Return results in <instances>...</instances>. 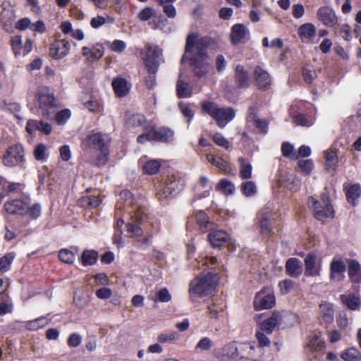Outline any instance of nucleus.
<instances>
[{
	"instance_id": "16",
	"label": "nucleus",
	"mask_w": 361,
	"mask_h": 361,
	"mask_svg": "<svg viewBox=\"0 0 361 361\" xmlns=\"http://www.w3.org/2000/svg\"><path fill=\"white\" fill-rule=\"evenodd\" d=\"M247 121L252 123L257 129V132L266 134L268 131V122L265 119H260L257 117V109L253 106L248 110Z\"/></svg>"
},
{
	"instance_id": "38",
	"label": "nucleus",
	"mask_w": 361,
	"mask_h": 361,
	"mask_svg": "<svg viewBox=\"0 0 361 361\" xmlns=\"http://www.w3.org/2000/svg\"><path fill=\"white\" fill-rule=\"evenodd\" d=\"M338 165V157L335 152H326V169L329 172H334Z\"/></svg>"
},
{
	"instance_id": "5",
	"label": "nucleus",
	"mask_w": 361,
	"mask_h": 361,
	"mask_svg": "<svg viewBox=\"0 0 361 361\" xmlns=\"http://www.w3.org/2000/svg\"><path fill=\"white\" fill-rule=\"evenodd\" d=\"M218 283L216 274L208 273L192 280L190 283L189 293L194 300L196 297L204 296L214 291Z\"/></svg>"
},
{
	"instance_id": "11",
	"label": "nucleus",
	"mask_w": 361,
	"mask_h": 361,
	"mask_svg": "<svg viewBox=\"0 0 361 361\" xmlns=\"http://www.w3.org/2000/svg\"><path fill=\"white\" fill-rule=\"evenodd\" d=\"M24 160V149L20 144L9 146L2 157V162L7 167L19 166Z\"/></svg>"
},
{
	"instance_id": "46",
	"label": "nucleus",
	"mask_w": 361,
	"mask_h": 361,
	"mask_svg": "<svg viewBox=\"0 0 361 361\" xmlns=\"http://www.w3.org/2000/svg\"><path fill=\"white\" fill-rule=\"evenodd\" d=\"M313 166V161L311 159H302L298 162L296 170L307 175L312 171Z\"/></svg>"
},
{
	"instance_id": "23",
	"label": "nucleus",
	"mask_w": 361,
	"mask_h": 361,
	"mask_svg": "<svg viewBox=\"0 0 361 361\" xmlns=\"http://www.w3.org/2000/svg\"><path fill=\"white\" fill-rule=\"evenodd\" d=\"M153 140L161 142H169L174 138V132L169 128L163 127L152 130Z\"/></svg>"
},
{
	"instance_id": "55",
	"label": "nucleus",
	"mask_w": 361,
	"mask_h": 361,
	"mask_svg": "<svg viewBox=\"0 0 361 361\" xmlns=\"http://www.w3.org/2000/svg\"><path fill=\"white\" fill-rule=\"evenodd\" d=\"M302 73L304 80L308 84H311L317 77L316 71L310 66L304 67Z\"/></svg>"
},
{
	"instance_id": "42",
	"label": "nucleus",
	"mask_w": 361,
	"mask_h": 361,
	"mask_svg": "<svg viewBox=\"0 0 361 361\" xmlns=\"http://www.w3.org/2000/svg\"><path fill=\"white\" fill-rule=\"evenodd\" d=\"M324 340L317 335L312 337L307 344V348L313 352L321 351L324 348Z\"/></svg>"
},
{
	"instance_id": "59",
	"label": "nucleus",
	"mask_w": 361,
	"mask_h": 361,
	"mask_svg": "<svg viewBox=\"0 0 361 361\" xmlns=\"http://www.w3.org/2000/svg\"><path fill=\"white\" fill-rule=\"evenodd\" d=\"M43 121H37V120H29L27 122L26 125V130L30 133L32 134L37 130H39L41 132L42 130V126Z\"/></svg>"
},
{
	"instance_id": "33",
	"label": "nucleus",
	"mask_w": 361,
	"mask_h": 361,
	"mask_svg": "<svg viewBox=\"0 0 361 361\" xmlns=\"http://www.w3.org/2000/svg\"><path fill=\"white\" fill-rule=\"evenodd\" d=\"M225 307L226 305L222 300L213 299L212 302L208 306L209 317L217 319L219 313L223 312Z\"/></svg>"
},
{
	"instance_id": "17",
	"label": "nucleus",
	"mask_w": 361,
	"mask_h": 361,
	"mask_svg": "<svg viewBox=\"0 0 361 361\" xmlns=\"http://www.w3.org/2000/svg\"><path fill=\"white\" fill-rule=\"evenodd\" d=\"M71 44L66 39L57 40L51 44L49 54L55 59H61L66 56L70 50Z\"/></svg>"
},
{
	"instance_id": "37",
	"label": "nucleus",
	"mask_w": 361,
	"mask_h": 361,
	"mask_svg": "<svg viewBox=\"0 0 361 361\" xmlns=\"http://www.w3.org/2000/svg\"><path fill=\"white\" fill-rule=\"evenodd\" d=\"M177 95L179 98H187L192 95V89L189 83L179 78L176 83Z\"/></svg>"
},
{
	"instance_id": "35",
	"label": "nucleus",
	"mask_w": 361,
	"mask_h": 361,
	"mask_svg": "<svg viewBox=\"0 0 361 361\" xmlns=\"http://www.w3.org/2000/svg\"><path fill=\"white\" fill-rule=\"evenodd\" d=\"M207 159L209 162L226 173H229L231 170L229 164L221 157L208 154H207Z\"/></svg>"
},
{
	"instance_id": "25",
	"label": "nucleus",
	"mask_w": 361,
	"mask_h": 361,
	"mask_svg": "<svg viewBox=\"0 0 361 361\" xmlns=\"http://www.w3.org/2000/svg\"><path fill=\"white\" fill-rule=\"evenodd\" d=\"M256 84L259 89H267L271 85V78L267 71L257 66L255 69Z\"/></svg>"
},
{
	"instance_id": "53",
	"label": "nucleus",
	"mask_w": 361,
	"mask_h": 361,
	"mask_svg": "<svg viewBox=\"0 0 361 361\" xmlns=\"http://www.w3.org/2000/svg\"><path fill=\"white\" fill-rule=\"evenodd\" d=\"M47 148L44 144H39L36 146L34 150L35 158L41 161H44L47 158Z\"/></svg>"
},
{
	"instance_id": "51",
	"label": "nucleus",
	"mask_w": 361,
	"mask_h": 361,
	"mask_svg": "<svg viewBox=\"0 0 361 361\" xmlns=\"http://www.w3.org/2000/svg\"><path fill=\"white\" fill-rule=\"evenodd\" d=\"M59 257L61 261L66 264H73L75 261V254L68 249L61 250Z\"/></svg>"
},
{
	"instance_id": "29",
	"label": "nucleus",
	"mask_w": 361,
	"mask_h": 361,
	"mask_svg": "<svg viewBox=\"0 0 361 361\" xmlns=\"http://www.w3.org/2000/svg\"><path fill=\"white\" fill-rule=\"evenodd\" d=\"M320 314L325 323L330 324L334 321V304L329 302H323L319 305Z\"/></svg>"
},
{
	"instance_id": "61",
	"label": "nucleus",
	"mask_w": 361,
	"mask_h": 361,
	"mask_svg": "<svg viewBox=\"0 0 361 361\" xmlns=\"http://www.w3.org/2000/svg\"><path fill=\"white\" fill-rule=\"evenodd\" d=\"M293 122L298 126L307 127L311 126L313 124V121L312 120H309L305 115L302 114L295 115L293 118Z\"/></svg>"
},
{
	"instance_id": "4",
	"label": "nucleus",
	"mask_w": 361,
	"mask_h": 361,
	"mask_svg": "<svg viewBox=\"0 0 361 361\" xmlns=\"http://www.w3.org/2000/svg\"><path fill=\"white\" fill-rule=\"evenodd\" d=\"M34 104L35 107L38 108L39 113L47 118H49L54 114L56 107L54 94L47 86H39L37 87L35 95Z\"/></svg>"
},
{
	"instance_id": "30",
	"label": "nucleus",
	"mask_w": 361,
	"mask_h": 361,
	"mask_svg": "<svg viewBox=\"0 0 361 361\" xmlns=\"http://www.w3.org/2000/svg\"><path fill=\"white\" fill-rule=\"evenodd\" d=\"M235 78L238 85L240 87H247L250 84V79L247 72L241 65L235 67Z\"/></svg>"
},
{
	"instance_id": "8",
	"label": "nucleus",
	"mask_w": 361,
	"mask_h": 361,
	"mask_svg": "<svg viewBox=\"0 0 361 361\" xmlns=\"http://www.w3.org/2000/svg\"><path fill=\"white\" fill-rule=\"evenodd\" d=\"M183 188V181L176 175L171 174L163 177L157 185V196L160 201L167 200Z\"/></svg>"
},
{
	"instance_id": "7",
	"label": "nucleus",
	"mask_w": 361,
	"mask_h": 361,
	"mask_svg": "<svg viewBox=\"0 0 361 361\" xmlns=\"http://www.w3.org/2000/svg\"><path fill=\"white\" fill-rule=\"evenodd\" d=\"M109 136L100 133H94L89 135L86 139L84 140V145L91 149H98L100 152L96 164L104 165L106 163L109 154Z\"/></svg>"
},
{
	"instance_id": "26",
	"label": "nucleus",
	"mask_w": 361,
	"mask_h": 361,
	"mask_svg": "<svg viewBox=\"0 0 361 361\" xmlns=\"http://www.w3.org/2000/svg\"><path fill=\"white\" fill-rule=\"evenodd\" d=\"M208 239L214 247H220L227 243L230 236L224 231H214L208 235Z\"/></svg>"
},
{
	"instance_id": "36",
	"label": "nucleus",
	"mask_w": 361,
	"mask_h": 361,
	"mask_svg": "<svg viewBox=\"0 0 361 361\" xmlns=\"http://www.w3.org/2000/svg\"><path fill=\"white\" fill-rule=\"evenodd\" d=\"M238 162L240 164V177L242 179L250 178L252 170L251 164L243 157H239Z\"/></svg>"
},
{
	"instance_id": "28",
	"label": "nucleus",
	"mask_w": 361,
	"mask_h": 361,
	"mask_svg": "<svg viewBox=\"0 0 361 361\" xmlns=\"http://www.w3.org/2000/svg\"><path fill=\"white\" fill-rule=\"evenodd\" d=\"M112 87L116 94L119 97L126 96L130 89V85L128 83L127 80L122 78L114 79Z\"/></svg>"
},
{
	"instance_id": "31",
	"label": "nucleus",
	"mask_w": 361,
	"mask_h": 361,
	"mask_svg": "<svg viewBox=\"0 0 361 361\" xmlns=\"http://www.w3.org/2000/svg\"><path fill=\"white\" fill-rule=\"evenodd\" d=\"M340 299L351 310H358L361 305L360 298L353 294L341 295Z\"/></svg>"
},
{
	"instance_id": "52",
	"label": "nucleus",
	"mask_w": 361,
	"mask_h": 361,
	"mask_svg": "<svg viewBox=\"0 0 361 361\" xmlns=\"http://www.w3.org/2000/svg\"><path fill=\"white\" fill-rule=\"evenodd\" d=\"M104 54V48L102 44H97L92 47V53L91 56H88V61L94 62L103 56Z\"/></svg>"
},
{
	"instance_id": "27",
	"label": "nucleus",
	"mask_w": 361,
	"mask_h": 361,
	"mask_svg": "<svg viewBox=\"0 0 361 361\" xmlns=\"http://www.w3.org/2000/svg\"><path fill=\"white\" fill-rule=\"evenodd\" d=\"M286 271L291 277L298 278L302 272V263L298 258H289L286 263Z\"/></svg>"
},
{
	"instance_id": "24",
	"label": "nucleus",
	"mask_w": 361,
	"mask_h": 361,
	"mask_svg": "<svg viewBox=\"0 0 361 361\" xmlns=\"http://www.w3.org/2000/svg\"><path fill=\"white\" fill-rule=\"evenodd\" d=\"M348 274L353 283H361V265L355 259H348Z\"/></svg>"
},
{
	"instance_id": "47",
	"label": "nucleus",
	"mask_w": 361,
	"mask_h": 361,
	"mask_svg": "<svg viewBox=\"0 0 361 361\" xmlns=\"http://www.w3.org/2000/svg\"><path fill=\"white\" fill-rule=\"evenodd\" d=\"M341 357L344 361H357L360 358V353L355 348H349L342 353Z\"/></svg>"
},
{
	"instance_id": "15",
	"label": "nucleus",
	"mask_w": 361,
	"mask_h": 361,
	"mask_svg": "<svg viewBox=\"0 0 361 361\" xmlns=\"http://www.w3.org/2000/svg\"><path fill=\"white\" fill-rule=\"evenodd\" d=\"M230 38L233 45L245 42L250 39L249 29L243 24H235L231 28Z\"/></svg>"
},
{
	"instance_id": "56",
	"label": "nucleus",
	"mask_w": 361,
	"mask_h": 361,
	"mask_svg": "<svg viewBox=\"0 0 361 361\" xmlns=\"http://www.w3.org/2000/svg\"><path fill=\"white\" fill-rule=\"evenodd\" d=\"M217 187L222 190L226 195H231L235 190L233 184L227 179L221 180Z\"/></svg>"
},
{
	"instance_id": "54",
	"label": "nucleus",
	"mask_w": 361,
	"mask_h": 361,
	"mask_svg": "<svg viewBox=\"0 0 361 361\" xmlns=\"http://www.w3.org/2000/svg\"><path fill=\"white\" fill-rule=\"evenodd\" d=\"M71 111L68 109L57 112L55 115V120L58 125H63L70 118Z\"/></svg>"
},
{
	"instance_id": "19",
	"label": "nucleus",
	"mask_w": 361,
	"mask_h": 361,
	"mask_svg": "<svg viewBox=\"0 0 361 361\" xmlns=\"http://www.w3.org/2000/svg\"><path fill=\"white\" fill-rule=\"evenodd\" d=\"M317 16L327 27H333L337 23V17L333 9L329 6L320 7L317 10Z\"/></svg>"
},
{
	"instance_id": "32",
	"label": "nucleus",
	"mask_w": 361,
	"mask_h": 361,
	"mask_svg": "<svg viewBox=\"0 0 361 361\" xmlns=\"http://www.w3.org/2000/svg\"><path fill=\"white\" fill-rule=\"evenodd\" d=\"M195 218L197 224L202 232H207L212 228V223L209 221V218L205 212L200 211L197 213Z\"/></svg>"
},
{
	"instance_id": "62",
	"label": "nucleus",
	"mask_w": 361,
	"mask_h": 361,
	"mask_svg": "<svg viewBox=\"0 0 361 361\" xmlns=\"http://www.w3.org/2000/svg\"><path fill=\"white\" fill-rule=\"evenodd\" d=\"M154 14V10L151 7H146L140 11L137 18L140 21L145 22L151 19Z\"/></svg>"
},
{
	"instance_id": "40",
	"label": "nucleus",
	"mask_w": 361,
	"mask_h": 361,
	"mask_svg": "<svg viewBox=\"0 0 361 361\" xmlns=\"http://www.w3.org/2000/svg\"><path fill=\"white\" fill-rule=\"evenodd\" d=\"M101 203V200L99 197L94 195H89L82 197L79 200L80 206L87 208H95L97 207Z\"/></svg>"
},
{
	"instance_id": "6",
	"label": "nucleus",
	"mask_w": 361,
	"mask_h": 361,
	"mask_svg": "<svg viewBox=\"0 0 361 361\" xmlns=\"http://www.w3.org/2000/svg\"><path fill=\"white\" fill-rule=\"evenodd\" d=\"M202 109L207 113L216 122L218 126L224 128L235 116V111L231 107H220L216 103L206 102L202 103Z\"/></svg>"
},
{
	"instance_id": "18",
	"label": "nucleus",
	"mask_w": 361,
	"mask_h": 361,
	"mask_svg": "<svg viewBox=\"0 0 361 361\" xmlns=\"http://www.w3.org/2000/svg\"><path fill=\"white\" fill-rule=\"evenodd\" d=\"M305 275L306 276H316L320 274L321 264L317 262L315 254L310 252L307 255L304 259Z\"/></svg>"
},
{
	"instance_id": "14",
	"label": "nucleus",
	"mask_w": 361,
	"mask_h": 361,
	"mask_svg": "<svg viewBox=\"0 0 361 361\" xmlns=\"http://www.w3.org/2000/svg\"><path fill=\"white\" fill-rule=\"evenodd\" d=\"M12 50L16 56H26L32 49V42L27 38L23 43L20 35H15L11 39Z\"/></svg>"
},
{
	"instance_id": "39",
	"label": "nucleus",
	"mask_w": 361,
	"mask_h": 361,
	"mask_svg": "<svg viewBox=\"0 0 361 361\" xmlns=\"http://www.w3.org/2000/svg\"><path fill=\"white\" fill-rule=\"evenodd\" d=\"M180 338L176 331L163 332L158 335L157 341L161 343H174Z\"/></svg>"
},
{
	"instance_id": "13",
	"label": "nucleus",
	"mask_w": 361,
	"mask_h": 361,
	"mask_svg": "<svg viewBox=\"0 0 361 361\" xmlns=\"http://www.w3.org/2000/svg\"><path fill=\"white\" fill-rule=\"evenodd\" d=\"M275 303V296L269 289L261 290L256 294L253 302L256 310L270 309Z\"/></svg>"
},
{
	"instance_id": "58",
	"label": "nucleus",
	"mask_w": 361,
	"mask_h": 361,
	"mask_svg": "<svg viewBox=\"0 0 361 361\" xmlns=\"http://www.w3.org/2000/svg\"><path fill=\"white\" fill-rule=\"evenodd\" d=\"M243 193L246 196H252L257 192V187L254 182L247 181L241 185Z\"/></svg>"
},
{
	"instance_id": "21",
	"label": "nucleus",
	"mask_w": 361,
	"mask_h": 361,
	"mask_svg": "<svg viewBox=\"0 0 361 361\" xmlns=\"http://www.w3.org/2000/svg\"><path fill=\"white\" fill-rule=\"evenodd\" d=\"M283 318L281 312H274L270 317L261 323L260 329L267 334H271L276 326L281 324Z\"/></svg>"
},
{
	"instance_id": "20",
	"label": "nucleus",
	"mask_w": 361,
	"mask_h": 361,
	"mask_svg": "<svg viewBox=\"0 0 361 361\" xmlns=\"http://www.w3.org/2000/svg\"><path fill=\"white\" fill-rule=\"evenodd\" d=\"M346 267L345 262L340 258L334 257L330 265V278L331 280L341 281L345 276Z\"/></svg>"
},
{
	"instance_id": "60",
	"label": "nucleus",
	"mask_w": 361,
	"mask_h": 361,
	"mask_svg": "<svg viewBox=\"0 0 361 361\" xmlns=\"http://www.w3.org/2000/svg\"><path fill=\"white\" fill-rule=\"evenodd\" d=\"M212 140L217 145L225 149H228L230 147L229 141L220 133H214L212 135Z\"/></svg>"
},
{
	"instance_id": "50",
	"label": "nucleus",
	"mask_w": 361,
	"mask_h": 361,
	"mask_svg": "<svg viewBox=\"0 0 361 361\" xmlns=\"http://www.w3.org/2000/svg\"><path fill=\"white\" fill-rule=\"evenodd\" d=\"M14 257L13 253H8L0 258V271L5 272L9 270Z\"/></svg>"
},
{
	"instance_id": "9",
	"label": "nucleus",
	"mask_w": 361,
	"mask_h": 361,
	"mask_svg": "<svg viewBox=\"0 0 361 361\" xmlns=\"http://www.w3.org/2000/svg\"><path fill=\"white\" fill-rule=\"evenodd\" d=\"M307 204L310 207L314 209V217L319 221H323L328 218L334 216V209L330 202L329 196L326 194L321 195L319 201L313 197H310Z\"/></svg>"
},
{
	"instance_id": "49",
	"label": "nucleus",
	"mask_w": 361,
	"mask_h": 361,
	"mask_svg": "<svg viewBox=\"0 0 361 361\" xmlns=\"http://www.w3.org/2000/svg\"><path fill=\"white\" fill-rule=\"evenodd\" d=\"M361 194V188L357 184L351 185L346 192V197L349 202H353Z\"/></svg>"
},
{
	"instance_id": "3",
	"label": "nucleus",
	"mask_w": 361,
	"mask_h": 361,
	"mask_svg": "<svg viewBox=\"0 0 361 361\" xmlns=\"http://www.w3.org/2000/svg\"><path fill=\"white\" fill-rule=\"evenodd\" d=\"M140 54L148 73L145 79V84L149 89H153L157 85L156 73L162 60V49L157 44L147 43Z\"/></svg>"
},
{
	"instance_id": "44",
	"label": "nucleus",
	"mask_w": 361,
	"mask_h": 361,
	"mask_svg": "<svg viewBox=\"0 0 361 361\" xmlns=\"http://www.w3.org/2000/svg\"><path fill=\"white\" fill-rule=\"evenodd\" d=\"M281 152L283 157L291 160L298 159L297 151L295 150L293 145L288 142H285L282 144Z\"/></svg>"
},
{
	"instance_id": "43",
	"label": "nucleus",
	"mask_w": 361,
	"mask_h": 361,
	"mask_svg": "<svg viewBox=\"0 0 361 361\" xmlns=\"http://www.w3.org/2000/svg\"><path fill=\"white\" fill-rule=\"evenodd\" d=\"M97 259V252L94 250H85L81 255V262L84 266L92 265Z\"/></svg>"
},
{
	"instance_id": "22",
	"label": "nucleus",
	"mask_w": 361,
	"mask_h": 361,
	"mask_svg": "<svg viewBox=\"0 0 361 361\" xmlns=\"http://www.w3.org/2000/svg\"><path fill=\"white\" fill-rule=\"evenodd\" d=\"M298 35L304 43H314L313 39L316 36V27L310 23L301 25L298 30Z\"/></svg>"
},
{
	"instance_id": "2",
	"label": "nucleus",
	"mask_w": 361,
	"mask_h": 361,
	"mask_svg": "<svg viewBox=\"0 0 361 361\" xmlns=\"http://www.w3.org/2000/svg\"><path fill=\"white\" fill-rule=\"evenodd\" d=\"M135 201L130 191L122 190L120 192V200L116 204V209H121L122 204L131 208L129 211L130 220L126 224L127 231L131 236H140L143 231L140 225L145 217V209L135 204Z\"/></svg>"
},
{
	"instance_id": "64",
	"label": "nucleus",
	"mask_w": 361,
	"mask_h": 361,
	"mask_svg": "<svg viewBox=\"0 0 361 361\" xmlns=\"http://www.w3.org/2000/svg\"><path fill=\"white\" fill-rule=\"evenodd\" d=\"M279 286L283 294H287L294 287V282L290 279H285L279 282Z\"/></svg>"
},
{
	"instance_id": "1",
	"label": "nucleus",
	"mask_w": 361,
	"mask_h": 361,
	"mask_svg": "<svg viewBox=\"0 0 361 361\" xmlns=\"http://www.w3.org/2000/svg\"><path fill=\"white\" fill-rule=\"evenodd\" d=\"M197 36L190 34L187 37L185 52L183 60L190 56V66L195 74L198 77L205 75L211 67L206 49L216 44L214 39L203 37L196 40Z\"/></svg>"
},
{
	"instance_id": "12",
	"label": "nucleus",
	"mask_w": 361,
	"mask_h": 361,
	"mask_svg": "<svg viewBox=\"0 0 361 361\" xmlns=\"http://www.w3.org/2000/svg\"><path fill=\"white\" fill-rule=\"evenodd\" d=\"M30 199L29 195L23 193V199H15L6 202L4 205V209L9 214L25 215L28 211V205Z\"/></svg>"
},
{
	"instance_id": "34",
	"label": "nucleus",
	"mask_w": 361,
	"mask_h": 361,
	"mask_svg": "<svg viewBox=\"0 0 361 361\" xmlns=\"http://www.w3.org/2000/svg\"><path fill=\"white\" fill-rule=\"evenodd\" d=\"M269 219L270 214L267 213L262 215L259 221V231L264 238L269 237L271 233V227Z\"/></svg>"
},
{
	"instance_id": "63",
	"label": "nucleus",
	"mask_w": 361,
	"mask_h": 361,
	"mask_svg": "<svg viewBox=\"0 0 361 361\" xmlns=\"http://www.w3.org/2000/svg\"><path fill=\"white\" fill-rule=\"evenodd\" d=\"M129 123L135 127L144 126L146 123V119L142 114H134L130 118Z\"/></svg>"
},
{
	"instance_id": "45",
	"label": "nucleus",
	"mask_w": 361,
	"mask_h": 361,
	"mask_svg": "<svg viewBox=\"0 0 361 361\" xmlns=\"http://www.w3.org/2000/svg\"><path fill=\"white\" fill-rule=\"evenodd\" d=\"M48 324V319L45 317H41L26 323L25 327L30 331H37L45 326Z\"/></svg>"
},
{
	"instance_id": "57",
	"label": "nucleus",
	"mask_w": 361,
	"mask_h": 361,
	"mask_svg": "<svg viewBox=\"0 0 361 361\" xmlns=\"http://www.w3.org/2000/svg\"><path fill=\"white\" fill-rule=\"evenodd\" d=\"M213 345L212 340L208 337L201 338L195 346V350L207 351L209 350Z\"/></svg>"
},
{
	"instance_id": "48",
	"label": "nucleus",
	"mask_w": 361,
	"mask_h": 361,
	"mask_svg": "<svg viewBox=\"0 0 361 361\" xmlns=\"http://www.w3.org/2000/svg\"><path fill=\"white\" fill-rule=\"evenodd\" d=\"M178 108L182 115L188 118L187 122L189 123L194 116V111L192 109L190 105L188 103L180 102L178 104Z\"/></svg>"
},
{
	"instance_id": "10",
	"label": "nucleus",
	"mask_w": 361,
	"mask_h": 361,
	"mask_svg": "<svg viewBox=\"0 0 361 361\" xmlns=\"http://www.w3.org/2000/svg\"><path fill=\"white\" fill-rule=\"evenodd\" d=\"M214 356L221 361H238L243 357L236 341H230L213 352Z\"/></svg>"
},
{
	"instance_id": "41",
	"label": "nucleus",
	"mask_w": 361,
	"mask_h": 361,
	"mask_svg": "<svg viewBox=\"0 0 361 361\" xmlns=\"http://www.w3.org/2000/svg\"><path fill=\"white\" fill-rule=\"evenodd\" d=\"M161 167L159 160L152 159L147 161L142 166V169L146 174L152 175L157 173Z\"/></svg>"
}]
</instances>
